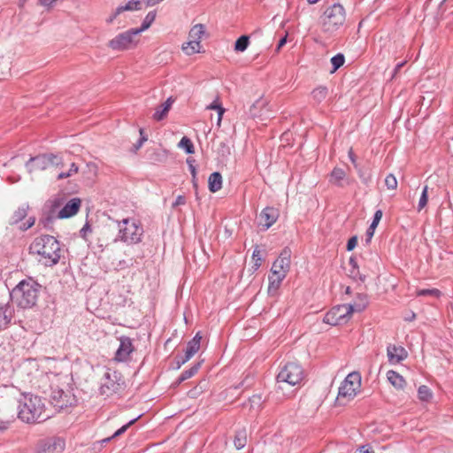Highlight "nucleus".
I'll return each mask as SVG.
<instances>
[{
	"label": "nucleus",
	"mask_w": 453,
	"mask_h": 453,
	"mask_svg": "<svg viewBox=\"0 0 453 453\" xmlns=\"http://www.w3.org/2000/svg\"><path fill=\"white\" fill-rule=\"evenodd\" d=\"M29 253L44 265L52 266L57 265L61 257L60 243L51 235H41L30 244Z\"/></svg>",
	"instance_id": "f257e3e1"
},
{
	"label": "nucleus",
	"mask_w": 453,
	"mask_h": 453,
	"mask_svg": "<svg viewBox=\"0 0 453 453\" xmlns=\"http://www.w3.org/2000/svg\"><path fill=\"white\" fill-rule=\"evenodd\" d=\"M50 417L43 399L38 395H22L19 400L18 418L25 423H35Z\"/></svg>",
	"instance_id": "f03ea898"
},
{
	"label": "nucleus",
	"mask_w": 453,
	"mask_h": 453,
	"mask_svg": "<svg viewBox=\"0 0 453 453\" xmlns=\"http://www.w3.org/2000/svg\"><path fill=\"white\" fill-rule=\"evenodd\" d=\"M50 382V399L56 411H67L76 403V399L71 391L65 390L67 377L60 374H51L48 377Z\"/></svg>",
	"instance_id": "7ed1b4c3"
},
{
	"label": "nucleus",
	"mask_w": 453,
	"mask_h": 453,
	"mask_svg": "<svg viewBox=\"0 0 453 453\" xmlns=\"http://www.w3.org/2000/svg\"><path fill=\"white\" fill-rule=\"evenodd\" d=\"M291 267V250L285 248L273 263L271 273L268 276V294L275 296Z\"/></svg>",
	"instance_id": "20e7f679"
},
{
	"label": "nucleus",
	"mask_w": 453,
	"mask_h": 453,
	"mask_svg": "<svg viewBox=\"0 0 453 453\" xmlns=\"http://www.w3.org/2000/svg\"><path fill=\"white\" fill-rule=\"evenodd\" d=\"M346 21V11L341 4L327 6L319 19V26L322 33L333 35L338 31Z\"/></svg>",
	"instance_id": "39448f33"
},
{
	"label": "nucleus",
	"mask_w": 453,
	"mask_h": 453,
	"mask_svg": "<svg viewBox=\"0 0 453 453\" xmlns=\"http://www.w3.org/2000/svg\"><path fill=\"white\" fill-rule=\"evenodd\" d=\"M118 236L113 242L120 241L127 245L140 243L144 234L143 226L141 221L135 218H127L117 221Z\"/></svg>",
	"instance_id": "423d86ee"
},
{
	"label": "nucleus",
	"mask_w": 453,
	"mask_h": 453,
	"mask_svg": "<svg viewBox=\"0 0 453 453\" xmlns=\"http://www.w3.org/2000/svg\"><path fill=\"white\" fill-rule=\"evenodd\" d=\"M39 288L31 278L21 280L12 291V300L21 308H31L36 303Z\"/></svg>",
	"instance_id": "0eeeda50"
},
{
	"label": "nucleus",
	"mask_w": 453,
	"mask_h": 453,
	"mask_svg": "<svg viewBox=\"0 0 453 453\" xmlns=\"http://www.w3.org/2000/svg\"><path fill=\"white\" fill-rule=\"evenodd\" d=\"M361 389L362 376L360 372L349 373L339 387L335 403L340 406L346 405L360 394Z\"/></svg>",
	"instance_id": "6e6552de"
},
{
	"label": "nucleus",
	"mask_w": 453,
	"mask_h": 453,
	"mask_svg": "<svg viewBox=\"0 0 453 453\" xmlns=\"http://www.w3.org/2000/svg\"><path fill=\"white\" fill-rule=\"evenodd\" d=\"M305 379V372L301 364L296 361L288 362L277 375V381L290 386H300Z\"/></svg>",
	"instance_id": "1a4fd4ad"
},
{
	"label": "nucleus",
	"mask_w": 453,
	"mask_h": 453,
	"mask_svg": "<svg viewBox=\"0 0 453 453\" xmlns=\"http://www.w3.org/2000/svg\"><path fill=\"white\" fill-rule=\"evenodd\" d=\"M139 42V34L134 28H131L110 40L108 47L113 50L124 51L136 48Z\"/></svg>",
	"instance_id": "9d476101"
},
{
	"label": "nucleus",
	"mask_w": 453,
	"mask_h": 453,
	"mask_svg": "<svg viewBox=\"0 0 453 453\" xmlns=\"http://www.w3.org/2000/svg\"><path fill=\"white\" fill-rule=\"evenodd\" d=\"M63 165L62 158L57 155H39L32 157L27 163V168L29 173H35L46 170L50 166L59 167Z\"/></svg>",
	"instance_id": "9b49d317"
},
{
	"label": "nucleus",
	"mask_w": 453,
	"mask_h": 453,
	"mask_svg": "<svg viewBox=\"0 0 453 453\" xmlns=\"http://www.w3.org/2000/svg\"><path fill=\"white\" fill-rule=\"evenodd\" d=\"M352 314L347 304L336 305L327 311L323 321L331 326L343 325L349 321Z\"/></svg>",
	"instance_id": "f8f14e48"
},
{
	"label": "nucleus",
	"mask_w": 453,
	"mask_h": 453,
	"mask_svg": "<svg viewBox=\"0 0 453 453\" xmlns=\"http://www.w3.org/2000/svg\"><path fill=\"white\" fill-rule=\"evenodd\" d=\"M120 388L121 385L118 381V374L114 372L105 375V381L101 385L99 391L102 395L110 396Z\"/></svg>",
	"instance_id": "ddd939ff"
},
{
	"label": "nucleus",
	"mask_w": 453,
	"mask_h": 453,
	"mask_svg": "<svg viewBox=\"0 0 453 453\" xmlns=\"http://www.w3.org/2000/svg\"><path fill=\"white\" fill-rule=\"evenodd\" d=\"M387 356L391 365H397L408 357L407 350L395 344H389L387 348Z\"/></svg>",
	"instance_id": "4468645a"
},
{
	"label": "nucleus",
	"mask_w": 453,
	"mask_h": 453,
	"mask_svg": "<svg viewBox=\"0 0 453 453\" xmlns=\"http://www.w3.org/2000/svg\"><path fill=\"white\" fill-rule=\"evenodd\" d=\"M120 344L115 353V360L119 362L127 361L130 354L134 351L132 341L128 337H121Z\"/></svg>",
	"instance_id": "2eb2a0df"
},
{
	"label": "nucleus",
	"mask_w": 453,
	"mask_h": 453,
	"mask_svg": "<svg viewBox=\"0 0 453 453\" xmlns=\"http://www.w3.org/2000/svg\"><path fill=\"white\" fill-rule=\"evenodd\" d=\"M142 9V0H130L125 5L119 6L114 12L106 19L108 24H111L114 19L123 12L139 11Z\"/></svg>",
	"instance_id": "dca6fc26"
},
{
	"label": "nucleus",
	"mask_w": 453,
	"mask_h": 453,
	"mask_svg": "<svg viewBox=\"0 0 453 453\" xmlns=\"http://www.w3.org/2000/svg\"><path fill=\"white\" fill-rule=\"evenodd\" d=\"M260 222L265 228L271 227L279 218V211L273 207H266L260 213Z\"/></svg>",
	"instance_id": "f3484780"
},
{
	"label": "nucleus",
	"mask_w": 453,
	"mask_h": 453,
	"mask_svg": "<svg viewBox=\"0 0 453 453\" xmlns=\"http://www.w3.org/2000/svg\"><path fill=\"white\" fill-rule=\"evenodd\" d=\"M81 207V200L79 198L71 199L58 212L59 219H68L75 215Z\"/></svg>",
	"instance_id": "a211bd4d"
},
{
	"label": "nucleus",
	"mask_w": 453,
	"mask_h": 453,
	"mask_svg": "<svg viewBox=\"0 0 453 453\" xmlns=\"http://www.w3.org/2000/svg\"><path fill=\"white\" fill-rule=\"evenodd\" d=\"M202 341V335L200 332L196 333L194 338L188 342L186 351H185V358L182 363L188 361L195 354L198 352L200 349Z\"/></svg>",
	"instance_id": "6ab92c4d"
},
{
	"label": "nucleus",
	"mask_w": 453,
	"mask_h": 453,
	"mask_svg": "<svg viewBox=\"0 0 453 453\" xmlns=\"http://www.w3.org/2000/svg\"><path fill=\"white\" fill-rule=\"evenodd\" d=\"M387 379L388 382L397 390H403L407 386L405 379L394 370H389L387 372Z\"/></svg>",
	"instance_id": "aec40b11"
},
{
	"label": "nucleus",
	"mask_w": 453,
	"mask_h": 453,
	"mask_svg": "<svg viewBox=\"0 0 453 453\" xmlns=\"http://www.w3.org/2000/svg\"><path fill=\"white\" fill-rule=\"evenodd\" d=\"M348 305L350 308L351 314L355 312H362L368 305L367 296L365 294H357L353 303Z\"/></svg>",
	"instance_id": "412c9836"
},
{
	"label": "nucleus",
	"mask_w": 453,
	"mask_h": 453,
	"mask_svg": "<svg viewBox=\"0 0 453 453\" xmlns=\"http://www.w3.org/2000/svg\"><path fill=\"white\" fill-rule=\"evenodd\" d=\"M344 180H347L346 172L339 167L334 168L329 175V182L338 187H343Z\"/></svg>",
	"instance_id": "4be33fe9"
},
{
	"label": "nucleus",
	"mask_w": 453,
	"mask_h": 453,
	"mask_svg": "<svg viewBox=\"0 0 453 453\" xmlns=\"http://www.w3.org/2000/svg\"><path fill=\"white\" fill-rule=\"evenodd\" d=\"M172 98H168L164 104H162L159 107L156 109L155 113L153 114V119L157 121H160L166 118L172 104H173Z\"/></svg>",
	"instance_id": "5701e85b"
},
{
	"label": "nucleus",
	"mask_w": 453,
	"mask_h": 453,
	"mask_svg": "<svg viewBox=\"0 0 453 453\" xmlns=\"http://www.w3.org/2000/svg\"><path fill=\"white\" fill-rule=\"evenodd\" d=\"M181 50L186 55L191 56L196 53L201 52L202 44L198 41H192V40L188 39V41L187 42L182 44Z\"/></svg>",
	"instance_id": "b1692460"
},
{
	"label": "nucleus",
	"mask_w": 453,
	"mask_h": 453,
	"mask_svg": "<svg viewBox=\"0 0 453 453\" xmlns=\"http://www.w3.org/2000/svg\"><path fill=\"white\" fill-rule=\"evenodd\" d=\"M208 187L211 192L215 193L222 188V176L219 173H212L209 176Z\"/></svg>",
	"instance_id": "393cba45"
},
{
	"label": "nucleus",
	"mask_w": 453,
	"mask_h": 453,
	"mask_svg": "<svg viewBox=\"0 0 453 453\" xmlns=\"http://www.w3.org/2000/svg\"><path fill=\"white\" fill-rule=\"evenodd\" d=\"M205 33V27L203 24H196L193 26L188 33V39L192 41H198L201 42V40Z\"/></svg>",
	"instance_id": "a878e982"
},
{
	"label": "nucleus",
	"mask_w": 453,
	"mask_h": 453,
	"mask_svg": "<svg viewBox=\"0 0 453 453\" xmlns=\"http://www.w3.org/2000/svg\"><path fill=\"white\" fill-rule=\"evenodd\" d=\"M156 12L155 11H151V12H149L147 13V15L145 16L142 25L140 27L138 28H134L139 35L144 31H146L147 29H149L150 27V26L152 25V23L155 21L156 19Z\"/></svg>",
	"instance_id": "bb28decb"
},
{
	"label": "nucleus",
	"mask_w": 453,
	"mask_h": 453,
	"mask_svg": "<svg viewBox=\"0 0 453 453\" xmlns=\"http://www.w3.org/2000/svg\"><path fill=\"white\" fill-rule=\"evenodd\" d=\"M12 311L6 305H0V329L8 326L12 319Z\"/></svg>",
	"instance_id": "cd10ccee"
},
{
	"label": "nucleus",
	"mask_w": 453,
	"mask_h": 453,
	"mask_svg": "<svg viewBox=\"0 0 453 453\" xmlns=\"http://www.w3.org/2000/svg\"><path fill=\"white\" fill-rule=\"evenodd\" d=\"M28 205L27 204H24L20 207H19L12 214V218H11V222L12 224H18L19 223L21 220H23L27 215V211H28Z\"/></svg>",
	"instance_id": "c85d7f7f"
},
{
	"label": "nucleus",
	"mask_w": 453,
	"mask_h": 453,
	"mask_svg": "<svg viewBox=\"0 0 453 453\" xmlns=\"http://www.w3.org/2000/svg\"><path fill=\"white\" fill-rule=\"evenodd\" d=\"M207 110H216L218 112V120L217 124L219 127L221 125L223 115L226 111L225 108L222 106L219 98H216L211 104L206 106Z\"/></svg>",
	"instance_id": "c756f323"
},
{
	"label": "nucleus",
	"mask_w": 453,
	"mask_h": 453,
	"mask_svg": "<svg viewBox=\"0 0 453 453\" xmlns=\"http://www.w3.org/2000/svg\"><path fill=\"white\" fill-rule=\"evenodd\" d=\"M433 391L426 385L418 388V397L421 402L430 403L433 399Z\"/></svg>",
	"instance_id": "7c9ffc66"
},
{
	"label": "nucleus",
	"mask_w": 453,
	"mask_h": 453,
	"mask_svg": "<svg viewBox=\"0 0 453 453\" xmlns=\"http://www.w3.org/2000/svg\"><path fill=\"white\" fill-rule=\"evenodd\" d=\"M263 260V252L258 246H256L251 257L253 271H257L261 266Z\"/></svg>",
	"instance_id": "2f4dec72"
},
{
	"label": "nucleus",
	"mask_w": 453,
	"mask_h": 453,
	"mask_svg": "<svg viewBox=\"0 0 453 453\" xmlns=\"http://www.w3.org/2000/svg\"><path fill=\"white\" fill-rule=\"evenodd\" d=\"M178 147L180 149L184 150L188 154L195 153L194 144L192 141L187 136L181 138L178 144Z\"/></svg>",
	"instance_id": "473e14b6"
},
{
	"label": "nucleus",
	"mask_w": 453,
	"mask_h": 453,
	"mask_svg": "<svg viewBox=\"0 0 453 453\" xmlns=\"http://www.w3.org/2000/svg\"><path fill=\"white\" fill-rule=\"evenodd\" d=\"M234 446L237 449H241L245 447L247 443V434L245 431H240L235 434Z\"/></svg>",
	"instance_id": "72a5a7b5"
},
{
	"label": "nucleus",
	"mask_w": 453,
	"mask_h": 453,
	"mask_svg": "<svg viewBox=\"0 0 453 453\" xmlns=\"http://www.w3.org/2000/svg\"><path fill=\"white\" fill-rule=\"evenodd\" d=\"M416 296H433L435 298H440L441 296V292L437 288H431V289H418L415 292Z\"/></svg>",
	"instance_id": "f704fd0d"
},
{
	"label": "nucleus",
	"mask_w": 453,
	"mask_h": 453,
	"mask_svg": "<svg viewBox=\"0 0 453 453\" xmlns=\"http://www.w3.org/2000/svg\"><path fill=\"white\" fill-rule=\"evenodd\" d=\"M311 95H312L313 99L316 102L320 103L323 100H325V98L326 97V96H327V89L325 87H319V88H316L311 92Z\"/></svg>",
	"instance_id": "c9c22d12"
},
{
	"label": "nucleus",
	"mask_w": 453,
	"mask_h": 453,
	"mask_svg": "<svg viewBox=\"0 0 453 453\" xmlns=\"http://www.w3.org/2000/svg\"><path fill=\"white\" fill-rule=\"evenodd\" d=\"M249 43H250L249 36L242 35L235 42L234 50L236 51L242 52V51H244L248 48Z\"/></svg>",
	"instance_id": "e433bc0d"
},
{
	"label": "nucleus",
	"mask_w": 453,
	"mask_h": 453,
	"mask_svg": "<svg viewBox=\"0 0 453 453\" xmlns=\"http://www.w3.org/2000/svg\"><path fill=\"white\" fill-rule=\"evenodd\" d=\"M140 417L138 418H135L134 419H132L130 422H128L127 425H124L123 426H121L119 429H118L111 437H109V438H106V439H104L101 441L102 443H104V442H107L109 441L111 438H114V437H118L119 435H121L122 434H124L129 426H131L132 425H134L139 418Z\"/></svg>",
	"instance_id": "4c0bfd02"
},
{
	"label": "nucleus",
	"mask_w": 453,
	"mask_h": 453,
	"mask_svg": "<svg viewBox=\"0 0 453 453\" xmlns=\"http://www.w3.org/2000/svg\"><path fill=\"white\" fill-rule=\"evenodd\" d=\"M345 62L344 56L342 54H337L331 58V64L333 65V69L331 73L336 72L341 66L343 65Z\"/></svg>",
	"instance_id": "58836bf2"
},
{
	"label": "nucleus",
	"mask_w": 453,
	"mask_h": 453,
	"mask_svg": "<svg viewBox=\"0 0 453 453\" xmlns=\"http://www.w3.org/2000/svg\"><path fill=\"white\" fill-rule=\"evenodd\" d=\"M428 202V187L425 186L418 204V211L423 210Z\"/></svg>",
	"instance_id": "ea45409f"
},
{
	"label": "nucleus",
	"mask_w": 453,
	"mask_h": 453,
	"mask_svg": "<svg viewBox=\"0 0 453 453\" xmlns=\"http://www.w3.org/2000/svg\"><path fill=\"white\" fill-rule=\"evenodd\" d=\"M79 171V167L75 163H72L67 173H61L58 175V180L65 179L76 174Z\"/></svg>",
	"instance_id": "a19ab883"
},
{
	"label": "nucleus",
	"mask_w": 453,
	"mask_h": 453,
	"mask_svg": "<svg viewBox=\"0 0 453 453\" xmlns=\"http://www.w3.org/2000/svg\"><path fill=\"white\" fill-rule=\"evenodd\" d=\"M385 184L388 189L395 190L398 183L395 175L390 173L385 178Z\"/></svg>",
	"instance_id": "79ce46f5"
},
{
	"label": "nucleus",
	"mask_w": 453,
	"mask_h": 453,
	"mask_svg": "<svg viewBox=\"0 0 453 453\" xmlns=\"http://www.w3.org/2000/svg\"><path fill=\"white\" fill-rule=\"evenodd\" d=\"M358 176L365 184L370 183L372 180V174L370 171H364L362 169H358Z\"/></svg>",
	"instance_id": "37998d69"
},
{
	"label": "nucleus",
	"mask_w": 453,
	"mask_h": 453,
	"mask_svg": "<svg viewBox=\"0 0 453 453\" xmlns=\"http://www.w3.org/2000/svg\"><path fill=\"white\" fill-rule=\"evenodd\" d=\"M199 369V365H196V366H194L192 368H190L189 370L188 371H185L182 374H181V377H180V380H185L187 379H189L191 378L193 375H195L197 371Z\"/></svg>",
	"instance_id": "c03bdc74"
},
{
	"label": "nucleus",
	"mask_w": 453,
	"mask_h": 453,
	"mask_svg": "<svg viewBox=\"0 0 453 453\" xmlns=\"http://www.w3.org/2000/svg\"><path fill=\"white\" fill-rule=\"evenodd\" d=\"M382 216H383V212H382L381 210H378V211H375L374 217H373V220H372V222L371 224L372 228H376L377 227V226L379 225Z\"/></svg>",
	"instance_id": "a18cd8bd"
},
{
	"label": "nucleus",
	"mask_w": 453,
	"mask_h": 453,
	"mask_svg": "<svg viewBox=\"0 0 453 453\" xmlns=\"http://www.w3.org/2000/svg\"><path fill=\"white\" fill-rule=\"evenodd\" d=\"M35 218L30 217L27 219V220L25 223H23L19 226V229H21L22 231H26V230L29 229L30 227H32L35 225Z\"/></svg>",
	"instance_id": "49530a36"
},
{
	"label": "nucleus",
	"mask_w": 453,
	"mask_h": 453,
	"mask_svg": "<svg viewBox=\"0 0 453 453\" xmlns=\"http://www.w3.org/2000/svg\"><path fill=\"white\" fill-rule=\"evenodd\" d=\"M266 104V102L265 100L260 98L258 100L256 101V103L250 107V112L253 116H257V112L254 111V110L257 108V107H263Z\"/></svg>",
	"instance_id": "de8ad7c7"
},
{
	"label": "nucleus",
	"mask_w": 453,
	"mask_h": 453,
	"mask_svg": "<svg viewBox=\"0 0 453 453\" xmlns=\"http://www.w3.org/2000/svg\"><path fill=\"white\" fill-rule=\"evenodd\" d=\"M355 453H375V452L370 445L366 444V445L360 446L355 451Z\"/></svg>",
	"instance_id": "09e8293b"
},
{
	"label": "nucleus",
	"mask_w": 453,
	"mask_h": 453,
	"mask_svg": "<svg viewBox=\"0 0 453 453\" xmlns=\"http://www.w3.org/2000/svg\"><path fill=\"white\" fill-rule=\"evenodd\" d=\"M202 388L196 387L193 389L189 390L188 395L191 398H196L198 395L202 394Z\"/></svg>",
	"instance_id": "8fccbe9b"
},
{
	"label": "nucleus",
	"mask_w": 453,
	"mask_h": 453,
	"mask_svg": "<svg viewBox=\"0 0 453 453\" xmlns=\"http://www.w3.org/2000/svg\"><path fill=\"white\" fill-rule=\"evenodd\" d=\"M140 135L141 138L139 140V142L137 143V145H135L136 150H139L142 146V144L148 140L147 136L144 134V131L142 128L140 129Z\"/></svg>",
	"instance_id": "3c124183"
},
{
	"label": "nucleus",
	"mask_w": 453,
	"mask_h": 453,
	"mask_svg": "<svg viewBox=\"0 0 453 453\" xmlns=\"http://www.w3.org/2000/svg\"><path fill=\"white\" fill-rule=\"evenodd\" d=\"M140 135L141 138L139 140V142L137 143V145H135L136 150H139L142 146V144L148 140L147 136L144 134V131L142 128L140 129Z\"/></svg>",
	"instance_id": "603ef678"
},
{
	"label": "nucleus",
	"mask_w": 453,
	"mask_h": 453,
	"mask_svg": "<svg viewBox=\"0 0 453 453\" xmlns=\"http://www.w3.org/2000/svg\"><path fill=\"white\" fill-rule=\"evenodd\" d=\"M357 236H353L351 237L349 241H348V243H347V250L349 251L355 249V247L357 246Z\"/></svg>",
	"instance_id": "864d4df0"
},
{
	"label": "nucleus",
	"mask_w": 453,
	"mask_h": 453,
	"mask_svg": "<svg viewBox=\"0 0 453 453\" xmlns=\"http://www.w3.org/2000/svg\"><path fill=\"white\" fill-rule=\"evenodd\" d=\"M188 163L189 164V169L192 174V181L195 187H196V167L190 163L189 160H188Z\"/></svg>",
	"instance_id": "5fc2aeb1"
},
{
	"label": "nucleus",
	"mask_w": 453,
	"mask_h": 453,
	"mask_svg": "<svg viewBox=\"0 0 453 453\" xmlns=\"http://www.w3.org/2000/svg\"><path fill=\"white\" fill-rule=\"evenodd\" d=\"M58 0H39L41 5L45 7H51Z\"/></svg>",
	"instance_id": "6e6d98bb"
},
{
	"label": "nucleus",
	"mask_w": 453,
	"mask_h": 453,
	"mask_svg": "<svg viewBox=\"0 0 453 453\" xmlns=\"http://www.w3.org/2000/svg\"><path fill=\"white\" fill-rule=\"evenodd\" d=\"M287 37H288V35H286L283 38H281L279 42H278V45H277V48H276V51L279 52L280 50V49L286 44L287 42Z\"/></svg>",
	"instance_id": "4d7b16f0"
},
{
	"label": "nucleus",
	"mask_w": 453,
	"mask_h": 453,
	"mask_svg": "<svg viewBox=\"0 0 453 453\" xmlns=\"http://www.w3.org/2000/svg\"><path fill=\"white\" fill-rule=\"evenodd\" d=\"M144 1L146 4V6L151 7V6H154V5L163 2L164 0H144Z\"/></svg>",
	"instance_id": "13d9d810"
},
{
	"label": "nucleus",
	"mask_w": 453,
	"mask_h": 453,
	"mask_svg": "<svg viewBox=\"0 0 453 453\" xmlns=\"http://www.w3.org/2000/svg\"><path fill=\"white\" fill-rule=\"evenodd\" d=\"M375 229L376 228H372V226L370 225V226L366 232V235L368 236V241H370L372 239V237L373 236Z\"/></svg>",
	"instance_id": "bf43d9fd"
},
{
	"label": "nucleus",
	"mask_w": 453,
	"mask_h": 453,
	"mask_svg": "<svg viewBox=\"0 0 453 453\" xmlns=\"http://www.w3.org/2000/svg\"><path fill=\"white\" fill-rule=\"evenodd\" d=\"M185 203V197L182 196H179L173 205H180Z\"/></svg>",
	"instance_id": "052dcab7"
},
{
	"label": "nucleus",
	"mask_w": 453,
	"mask_h": 453,
	"mask_svg": "<svg viewBox=\"0 0 453 453\" xmlns=\"http://www.w3.org/2000/svg\"><path fill=\"white\" fill-rule=\"evenodd\" d=\"M349 158H350L351 162L354 164L355 167H357V165L356 158L353 155L352 150H349Z\"/></svg>",
	"instance_id": "680f3d73"
},
{
	"label": "nucleus",
	"mask_w": 453,
	"mask_h": 453,
	"mask_svg": "<svg viewBox=\"0 0 453 453\" xmlns=\"http://www.w3.org/2000/svg\"><path fill=\"white\" fill-rule=\"evenodd\" d=\"M319 0H307V2L311 4H317Z\"/></svg>",
	"instance_id": "e2e57ef3"
},
{
	"label": "nucleus",
	"mask_w": 453,
	"mask_h": 453,
	"mask_svg": "<svg viewBox=\"0 0 453 453\" xmlns=\"http://www.w3.org/2000/svg\"><path fill=\"white\" fill-rule=\"evenodd\" d=\"M403 65V64H399L397 65L396 66V71H398L402 66Z\"/></svg>",
	"instance_id": "0e129e2a"
}]
</instances>
